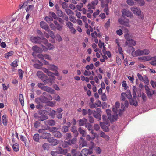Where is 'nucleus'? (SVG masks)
Segmentation results:
<instances>
[{
	"label": "nucleus",
	"instance_id": "nucleus-47",
	"mask_svg": "<svg viewBox=\"0 0 156 156\" xmlns=\"http://www.w3.org/2000/svg\"><path fill=\"white\" fill-rule=\"evenodd\" d=\"M44 20H45L48 23H51L53 20L52 17H45Z\"/></svg>",
	"mask_w": 156,
	"mask_h": 156
},
{
	"label": "nucleus",
	"instance_id": "nucleus-50",
	"mask_svg": "<svg viewBox=\"0 0 156 156\" xmlns=\"http://www.w3.org/2000/svg\"><path fill=\"white\" fill-rule=\"evenodd\" d=\"M59 143V141L54 139L51 143V144L52 146H55L57 145Z\"/></svg>",
	"mask_w": 156,
	"mask_h": 156
},
{
	"label": "nucleus",
	"instance_id": "nucleus-29",
	"mask_svg": "<svg viewBox=\"0 0 156 156\" xmlns=\"http://www.w3.org/2000/svg\"><path fill=\"white\" fill-rule=\"evenodd\" d=\"M32 50L36 53H39L42 52L41 49L37 46H35L33 47Z\"/></svg>",
	"mask_w": 156,
	"mask_h": 156
},
{
	"label": "nucleus",
	"instance_id": "nucleus-8",
	"mask_svg": "<svg viewBox=\"0 0 156 156\" xmlns=\"http://www.w3.org/2000/svg\"><path fill=\"white\" fill-rule=\"evenodd\" d=\"M66 26L69 29L71 32L73 34H75L76 30L73 27V25L72 23L70 22H66Z\"/></svg>",
	"mask_w": 156,
	"mask_h": 156
},
{
	"label": "nucleus",
	"instance_id": "nucleus-63",
	"mask_svg": "<svg viewBox=\"0 0 156 156\" xmlns=\"http://www.w3.org/2000/svg\"><path fill=\"white\" fill-rule=\"evenodd\" d=\"M14 54V52L12 51H11L9 52H7L6 53V55L5 56V57L6 58H8L9 56H11L12 55Z\"/></svg>",
	"mask_w": 156,
	"mask_h": 156
},
{
	"label": "nucleus",
	"instance_id": "nucleus-1",
	"mask_svg": "<svg viewBox=\"0 0 156 156\" xmlns=\"http://www.w3.org/2000/svg\"><path fill=\"white\" fill-rule=\"evenodd\" d=\"M45 111L44 110H38L37 113L34 114V117L39 121H44L48 119V117L44 115Z\"/></svg>",
	"mask_w": 156,
	"mask_h": 156
},
{
	"label": "nucleus",
	"instance_id": "nucleus-39",
	"mask_svg": "<svg viewBox=\"0 0 156 156\" xmlns=\"http://www.w3.org/2000/svg\"><path fill=\"white\" fill-rule=\"evenodd\" d=\"M65 12L67 14L70 16H72L73 15L74 13L69 9H66Z\"/></svg>",
	"mask_w": 156,
	"mask_h": 156
},
{
	"label": "nucleus",
	"instance_id": "nucleus-28",
	"mask_svg": "<svg viewBox=\"0 0 156 156\" xmlns=\"http://www.w3.org/2000/svg\"><path fill=\"white\" fill-rule=\"evenodd\" d=\"M54 23L55 25L56 28V30L61 31L62 30V29L63 27V26L62 25H61L60 24H58V23L57 21H54Z\"/></svg>",
	"mask_w": 156,
	"mask_h": 156
},
{
	"label": "nucleus",
	"instance_id": "nucleus-24",
	"mask_svg": "<svg viewBox=\"0 0 156 156\" xmlns=\"http://www.w3.org/2000/svg\"><path fill=\"white\" fill-rule=\"evenodd\" d=\"M76 139L74 138L72 140H69L68 141H66V143L69 145H72V144H75L76 142Z\"/></svg>",
	"mask_w": 156,
	"mask_h": 156
},
{
	"label": "nucleus",
	"instance_id": "nucleus-18",
	"mask_svg": "<svg viewBox=\"0 0 156 156\" xmlns=\"http://www.w3.org/2000/svg\"><path fill=\"white\" fill-rule=\"evenodd\" d=\"M41 38L39 37H31V41L32 42L37 43H40Z\"/></svg>",
	"mask_w": 156,
	"mask_h": 156
},
{
	"label": "nucleus",
	"instance_id": "nucleus-31",
	"mask_svg": "<svg viewBox=\"0 0 156 156\" xmlns=\"http://www.w3.org/2000/svg\"><path fill=\"white\" fill-rule=\"evenodd\" d=\"M71 131L74 133V135L75 136H77L78 135V131L77 130L76 128L74 126H72L71 129Z\"/></svg>",
	"mask_w": 156,
	"mask_h": 156
},
{
	"label": "nucleus",
	"instance_id": "nucleus-34",
	"mask_svg": "<svg viewBox=\"0 0 156 156\" xmlns=\"http://www.w3.org/2000/svg\"><path fill=\"white\" fill-rule=\"evenodd\" d=\"M53 134L54 136L56 137L61 138L62 137V134L61 133L58 131L54 132V133Z\"/></svg>",
	"mask_w": 156,
	"mask_h": 156
},
{
	"label": "nucleus",
	"instance_id": "nucleus-46",
	"mask_svg": "<svg viewBox=\"0 0 156 156\" xmlns=\"http://www.w3.org/2000/svg\"><path fill=\"white\" fill-rule=\"evenodd\" d=\"M129 20L128 19H126V20L124 21L123 25L126 26L130 27V25L129 23Z\"/></svg>",
	"mask_w": 156,
	"mask_h": 156
},
{
	"label": "nucleus",
	"instance_id": "nucleus-62",
	"mask_svg": "<svg viewBox=\"0 0 156 156\" xmlns=\"http://www.w3.org/2000/svg\"><path fill=\"white\" fill-rule=\"evenodd\" d=\"M94 128L95 130L98 131L100 129V127L98 124H95L94 126Z\"/></svg>",
	"mask_w": 156,
	"mask_h": 156
},
{
	"label": "nucleus",
	"instance_id": "nucleus-56",
	"mask_svg": "<svg viewBox=\"0 0 156 156\" xmlns=\"http://www.w3.org/2000/svg\"><path fill=\"white\" fill-rule=\"evenodd\" d=\"M68 130V127L66 126H63L62 128V130L63 132H66Z\"/></svg>",
	"mask_w": 156,
	"mask_h": 156
},
{
	"label": "nucleus",
	"instance_id": "nucleus-20",
	"mask_svg": "<svg viewBox=\"0 0 156 156\" xmlns=\"http://www.w3.org/2000/svg\"><path fill=\"white\" fill-rule=\"evenodd\" d=\"M58 154H65L67 153V150L66 149H62L60 147H59L58 149Z\"/></svg>",
	"mask_w": 156,
	"mask_h": 156
},
{
	"label": "nucleus",
	"instance_id": "nucleus-59",
	"mask_svg": "<svg viewBox=\"0 0 156 156\" xmlns=\"http://www.w3.org/2000/svg\"><path fill=\"white\" fill-rule=\"evenodd\" d=\"M17 62V60H15L11 64L12 66L14 67H17L18 66Z\"/></svg>",
	"mask_w": 156,
	"mask_h": 156
},
{
	"label": "nucleus",
	"instance_id": "nucleus-41",
	"mask_svg": "<svg viewBox=\"0 0 156 156\" xmlns=\"http://www.w3.org/2000/svg\"><path fill=\"white\" fill-rule=\"evenodd\" d=\"M78 131L81 134L82 136H86V131L82 129L81 127H79L78 129Z\"/></svg>",
	"mask_w": 156,
	"mask_h": 156
},
{
	"label": "nucleus",
	"instance_id": "nucleus-43",
	"mask_svg": "<svg viewBox=\"0 0 156 156\" xmlns=\"http://www.w3.org/2000/svg\"><path fill=\"white\" fill-rule=\"evenodd\" d=\"M33 140L35 141L38 142L39 140V135L38 134H35L33 136Z\"/></svg>",
	"mask_w": 156,
	"mask_h": 156
},
{
	"label": "nucleus",
	"instance_id": "nucleus-33",
	"mask_svg": "<svg viewBox=\"0 0 156 156\" xmlns=\"http://www.w3.org/2000/svg\"><path fill=\"white\" fill-rule=\"evenodd\" d=\"M19 100L22 106H23L24 104L23 95L22 94H20L19 95Z\"/></svg>",
	"mask_w": 156,
	"mask_h": 156
},
{
	"label": "nucleus",
	"instance_id": "nucleus-7",
	"mask_svg": "<svg viewBox=\"0 0 156 156\" xmlns=\"http://www.w3.org/2000/svg\"><path fill=\"white\" fill-rule=\"evenodd\" d=\"M44 99H47V98L45 96H41L40 97L35 98L34 101L37 104L41 103H46V101Z\"/></svg>",
	"mask_w": 156,
	"mask_h": 156
},
{
	"label": "nucleus",
	"instance_id": "nucleus-52",
	"mask_svg": "<svg viewBox=\"0 0 156 156\" xmlns=\"http://www.w3.org/2000/svg\"><path fill=\"white\" fill-rule=\"evenodd\" d=\"M37 104L35 106L36 108L40 110L43 108V105L41 103Z\"/></svg>",
	"mask_w": 156,
	"mask_h": 156
},
{
	"label": "nucleus",
	"instance_id": "nucleus-22",
	"mask_svg": "<svg viewBox=\"0 0 156 156\" xmlns=\"http://www.w3.org/2000/svg\"><path fill=\"white\" fill-rule=\"evenodd\" d=\"M2 123L4 126H6L8 122V116L6 115L5 114L2 117Z\"/></svg>",
	"mask_w": 156,
	"mask_h": 156
},
{
	"label": "nucleus",
	"instance_id": "nucleus-3",
	"mask_svg": "<svg viewBox=\"0 0 156 156\" xmlns=\"http://www.w3.org/2000/svg\"><path fill=\"white\" fill-rule=\"evenodd\" d=\"M131 10L135 15L140 16V18L142 19L144 18V15L143 13H141V10L137 7H131Z\"/></svg>",
	"mask_w": 156,
	"mask_h": 156
},
{
	"label": "nucleus",
	"instance_id": "nucleus-23",
	"mask_svg": "<svg viewBox=\"0 0 156 156\" xmlns=\"http://www.w3.org/2000/svg\"><path fill=\"white\" fill-rule=\"evenodd\" d=\"M43 62L44 65L48 66V68H57V67L56 66L52 64H49L48 62V61L44 60Z\"/></svg>",
	"mask_w": 156,
	"mask_h": 156
},
{
	"label": "nucleus",
	"instance_id": "nucleus-32",
	"mask_svg": "<svg viewBox=\"0 0 156 156\" xmlns=\"http://www.w3.org/2000/svg\"><path fill=\"white\" fill-rule=\"evenodd\" d=\"M100 135L101 137L105 138L107 140H109V136L106 135L105 133V132H104L103 131H101L100 133Z\"/></svg>",
	"mask_w": 156,
	"mask_h": 156
},
{
	"label": "nucleus",
	"instance_id": "nucleus-11",
	"mask_svg": "<svg viewBox=\"0 0 156 156\" xmlns=\"http://www.w3.org/2000/svg\"><path fill=\"white\" fill-rule=\"evenodd\" d=\"M41 80L44 82L46 83H51L52 80L50 78H49L45 75L44 74L40 78Z\"/></svg>",
	"mask_w": 156,
	"mask_h": 156
},
{
	"label": "nucleus",
	"instance_id": "nucleus-40",
	"mask_svg": "<svg viewBox=\"0 0 156 156\" xmlns=\"http://www.w3.org/2000/svg\"><path fill=\"white\" fill-rule=\"evenodd\" d=\"M56 13L59 17H64V13L61 10L59 9L57 10Z\"/></svg>",
	"mask_w": 156,
	"mask_h": 156
},
{
	"label": "nucleus",
	"instance_id": "nucleus-36",
	"mask_svg": "<svg viewBox=\"0 0 156 156\" xmlns=\"http://www.w3.org/2000/svg\"><path fill=\"white\" fill-rule=\"evenodd\" d=\"M38 64L35 63L34 65V67L35 68H40L43 64L40 61H38Z\"/></svg>",
	"mask_w": 156,
	"mask_h": 156
},
{
	"label": "nucleus",
	"instance_id": "nucleus-38",
	"mask_svg": "<svg viewBox=\"0 0 156 156\" xmlns=\"http://www.w3.org/2000/svg\"><path fill=\"white\" fill-rule=\"evenodd\" d=\"M51 134L49 133L45 132L42 135V137L43 139H48L51 136Z\"/></svg>",
	"mask_w": 156,
	"mask_h": 156
},
{
	"label": "nucleus",
	"instance_id": "nucleus-49",
	"mask_svg": "<svg viewBox=\"0 0 156 156\" xmlns=\"http://www.w3.org/2000/svg\"><path fill=\"white\" fill-rule=\"evenodd\" d=\"M34 5H29L27 6L26 9V12L27 13H29L30 10H32L34 7Z\"/></svg>",
	"mask_w": 156,
	"mask_h": 156
},
{
	"label": "nucleus",
	"instance_id": "nucleus-17",
	"mask_svg": "<svg viewBox=\"0 0 156 156\" xmlns=\"http://www.w3.org/2000/svg\"><path fill=\"white\" fill-rule=\"evenodd\" d=\"M79 126H83L84 125L85 126L87 123V120L85 118H83L82 119H80L78 120Z\"/></svg>",
	"mask_w": 156,
	"mask_h": 156
},
{
	"label": "nucleus",
	"instance_id": "nucleus-2",
	"mask_svg": "<svg viewBox=\"0 0 156 156\" xmlns=\"http://www.w3.org/2000/svg\"><path fill=\"white\" fill-rule=\"evenodd\" d=\"M138 59L144 61H148L151 60L152 61L150 62V63L153 66H156V56L151 57L150 56H144L139 57Z\"/></svg>",
	"mask_w": 156,
	"mask_h": 156
},
{
	"label": "nucleus",
	"instance_id": "nucleus-30",
	"mask_svg": "<svg viewBox=\"0 0 156 156\" xmlns=\"http://www.w3.org/2000/svg\"><path fill=\"white\" fill-rule=\"evenodd\" d=\"M101 5L102 7H105L104 10V12H105L107 15H108L109 13L108 7H106V6L105 5V4H104L102 0L101 2Z\"/></svg>",
	"mask_w": 156,
	"mask_h": 156
},
{
	"label": "nucleus",
	"instance_id": "nucleus-6",
	"mask_svg": "<svg viewBox=\"0 0 156 156\" xmlns=\"http://www.w3.org/2000/svg\"><path fill=\"white\" fill-rule=\"evenodd\" d=\"M122 15H125L129 17L132 18L133 17V15L131 11L127 9H123L122 11Z\"/></svg>",
	"mask_w": 156,
	"mask_h": 156
},
{
	"label": "nucleus",
	"instance_id": "nucleus-13",
	"mask_svg": "<svg viewBox=\"0 0 156 156\" xmlns=\"http://www.w3.org/2000/svg\"><path fill=\"white\" fill-rule=\"evenodd\" d=\"M42 90L44 91L49 92V93H50L51 94H55V91L48 86H44Z\"/></svg>",
	"mask_w": 156,
	"mask_h": 156
},
{
	"label": "nucleus",
	"instance_id": "nucleus-37",
	"mask_svg": "<svg viewBox=\"0 0 156 156\" xmlns=\"http://www.w3.org/2000/svg\"><path fill=\"white\" fill-rule=\"evenodd\" d=\"M80 153V151H77L76 149H73L71 150V154L73 156H76Z\"/></svg>",
	"mask_w": 156,
	"mask_h": 156
},
{
	"label": "nucleus",
	"instance_id": "nucleus-60",
	"mask_svg": "<svg viewBox=\"0 0 156 156\" xmlns=\"http://www.w3.org/2000/svg\"><path fill=\"white\" fill-rule=\"evenodd\" d=\"M124 37L125 39L129 41L131 39H130V35L128 33L125 34Z\"/></svg>",
	"mask_w": 156,
	"mask_h": 156
},
{
	"label": "nucleus",
	"instance_id": "nucleus-35",
	"mask_svg": "<svg viewBox=\"0 0 156 156\" xmlns=\"http://www.w3.org/2000/svg\"><path fill=\"white\" fill-rule=\"evenodd\" d=\"M125 108V106H124V105L123 103H122L121 105V108L119 109V116H121L122 115V111H124V109Z\"/></svg>",
	"mask_w": 156,
	"mask_h": 156
},
{
	"label": "nucleus",
	"instance_id": "nucleus-58",
	"mask_svg": "<svg viewBox=\"0 0 156 156\" xmlns=\"http://www.w3.org/2000/svg\"><path fill=\"white\" fill-rule=\"evenodd\" d=\"M106 112L107 113L108 119H111V111L109 109H107L106 110Z\"/></svg>",
	"mask_w": 156,
	"mask_h": 156
},
{
	"label": "nucleus",
	"instance_id": "nucleus-53",
	"mask_svg": "<svg viewBox=\"0 0 156 156\" xmlns=\"http://www.w3.org/2000/svg\"><path fill=\"white\" fill-rule=\"evenodd\" d=\"M110 25V19H109L108 21H107L105 23V28L108 29V28L109 27Z\"/></svg>",
	"mask_w": 156,
	"mask_h": 156
},
{
	"label": "nucleus",
	"instance_id": "nucleus-45",
	"mask_svg": "<svg viewBox=\"0 0 156 156\" xmlns=\"http://www.w3.org/2000/svg\"><path fill=\"white\" fill-rule=\"evenodd\" d=\"M127 96V95L126 93H122L121 94V99L122 101H125V99Z\"/></svg>",
	"mask_w": 156,
	"mask_h": 156
},
{
	"label": "nucleus",
	"instance_id": "nucleus-61",
	"mask_svg": "<svg viewBox=\"0 0 156 156\" xmlns=\"http://www.w3.org/2000/svg\"><path fill=\"white\" fill-rule=\"evenodd\" d=\"M129 43L130 45H133V46L136 44V42L133 40L130 39L129 41Z\"/></svg>",
	"mask_w": 156,
	"mask_h": 156
},
{
	"label": "nucleus",
	"instance_id": "nucleus-21",
	"mask_svg": "<svg viewBox=\"0 0 156 156\" xmlns=\"http://www.w3.org/2000/svg\"><path fill=\"white\" fill-rule=\"evenodd\" d=\"M93 115L94 117L96 118L99 121L101 119V116L98 112L94 111Z\"/></svg>",
	"mask_w": 156,
	"mask_h": 156
},
{
	"label": "nucleus",
	"instance_id": "nucleus-16",
	"mask_svg": "<svg viewBox=\"0 0 156 156\" xmlns=\"http://www.w3.org/2000/svg\"><path fill=\"white\" fill-rule=\"evenodd\" d=\"M40 25L41 27L42 28L44 29L47 31L49 30V27L48 24L46 23L43 22H40Z\"/></svg>",
	"mask_w": 156,
	"mask_h": 156
},
{
	"label": "nucleus",
	"instance_id": "nucleus-57",
	"mask_svg": "<svg viewBox=\"0 0 156 156\" xmlns=\"http://www.w3.org/2000/svg\"><path fill=\"white\" fill-rule=\"evenodd\" d=\"M142 80H143V82L146 83H148L149 81L148 79V78L146 76H144L142 78Z\"/></svg>",
	"mask_w": 156,
	"mask_h": 156
},
{
	"label": "nucleus",
	"instance_id": "nucleus-26",
	"mask_svg": "<svg viewBox=\"0 0 156 156\" xmlns=\"http://www.w3.org/2000/svg\"><path fill=\"white\" fill-rule=\"evenodd\" d=\"M12 149L15 152H18L19 150L20 146L18 144L15 143L12 145Z\"/></svg>",
	"mask_w": 156,
	"mask_h": 156
},
{
	"label": "nucleus",
	"instance_id": "nucleus-48",
	"mask_svg": "<svg viewBox=\"0 0 156 156\" xmlns=\"http://www.w3.org/2000/svg\"><path fill=\"white\" fill-rule=\"evenodd\" d=\"M56 104V102L54 101H49L47 105L48 106H51V107H53L54 106V105Z\"/></svg>",
	"mask_w": 156,
	"mask_h": 156
},
{
	"label": "nucleus",
	"instance_id": "nucleus-64",
	"mask_svg": "<svg viewBox=\"0 0 156 156\" xmlns=\"http://www.w3.org/2000/svg\"><path fill=\"white\" fill-rule=\"evenodd\" d=\"M44 74H43V73L41 71H38L37 73V75L39 78L41 77Z\"/></svg>",
	"mask_w": 156,
	"mask_h": 156
},
{
	"label": "nucleus",
	"instance_id": "nucleus-42",
	"mask_svg": "<svg viewBox=\"0 0 156 156\" xmlns=\"http://www.w3.org/2000/svg\"><path fill=\"white\" fill-rule=\"evenodd\" d=\"M130 104L131 105H133L136 106L138 105V103L136 100L135 99H132L130 102Z\"/></svg>",
	"mask_w": 156,
	"mask_h": 156
},
{
	"label": "nucleus",
	"instance_id": "nucleus-19",
	"mask_svg": "<svg viewBox=\"0 0 156 156\" xmlns=\"http://www.w3.org/2000/svg\"><path fill=\"white\" fill-rule=\"evenodd\" d=\"M120 104L119 102H116L115 103V106L112 108V111L114 112H119V109L120 108Z\"/></svg>",
	"mask_w": 156,
	"mask_h": 156
},
{
	"label": "nucleus",
	"instance_id": "nucleus-51",
	"mask_svg": "<svg viewBox=\"0 0 156 156\" xmlns=\"http://www.w3.org/2000/svg\"><path fill=\"white\" fill-rule=\"evenodd\" d=\"M87 69V70H85V72H84L83 74L84 75L88 76H89L91 74V72H90L89 69Z\"/></svg>",
	"mask_w": 156,
	"mask_h": 156
},
{
	"label": "nucleus",
	"instance_id": "nucleus-27",
	"mask_svg": "<svg viewBox=\"0 0 156 156\" xmlns=\"http://www.w3.org/2000/svg\"><path fill=\"white\" fill-rule=\"evenodd\" d=\"M46 125H49L50 126H54L55 124V121L53 120H50L46 121L44 122Z\"/></svg>",
	"mask_w": 156,
	"mask_h": 156
},
{
	"label": "nucleus",
	"instance_id": "nucleus-25",
	"mask_svg": "<svg viewBox=\"0 0 156 156\" xmlns=\"http://www.w3.org/2000/svg\"><path fill=\"white\" fill-rule=\"evenodd\" d=\"M115 112V114L112 116L111 115V119H109L111 122H112V121L113 122V121L116 120L118 119V113L119 114V112Z\"/></svg>",
	"mask_w": 156,
	"mask_h": 156
},
{
	"label": "nucleus",
	"instance_id": "nucleus-54",
	"mask_svg": "<svg viewBox=\"0 0 156 156\" xmlns=\"http://www.w3.org/2000/svg\"><path fill=\"white\" fill-rule=\"evenodd\" d=\"M39 121H36L34 123V127L35 128H37L40 126L41 123Z\"/></svg>",
	"mask_w": 156,
	"mask_h": 156
},
{
	"label": "nucleus",
	"instance_id": "nucleus-44",
	"mask_svg": "<svg viewBox=\"0 0 156 156\" xmlns=\"http://www.w3.org/2000/svg\"><path fill=\"white\" fill-rule=\"evenodd\" d=\"M85 126L87 128L89 131H90L92 129V125L89 123H87L85 125Z\"/></svg>",
	"mask_w": 156,
	"mask_h": 156
},
{
	"label": "nucleus",
	"instance_id": "nucleus-4",
	"mask_svg": "<svg viewBox=\"0 0 156 156\" xmlns=\"http://www.w3.org/2000/svg\"><path fill=\"white\" fill-rule=\"evenodd\" d=\"M150 52L149 50L145 49L143 50H137L135 52V54L136 56L145 55L148 54Z\"/></svg>",
	"mask_w": 156,
	"mask_h": 156
},
{
	"label": "nucleus",
	"instance_id": "nucleus-9",
	"mask_svg": "<svg viewBox=\"0 0 156 156\" xmlns=\"http://www.w3.org/2000/svg\"><path fill=\"white\" fill-rule=\"evenodd\" d=\"M43 41H41L42 42L44 43L47 46L48 49L49 50H53L54 48L53 45L51 44V43L48 42V41L44 38H43Z\"/></svg>",
	"mask_w": 156,
	"mask_h": 156
},
{
	"label": "nucleus",
	"instance_id": "nucleus-10",
	"mask_svg": "<svg viewBox=\"0 0 156 156\" xmlns=\"http://www.w3.org/2000/svg\"><path fill=\"white\" fill-rule=\"evenodd\" d=\"M98 2V0H94L90 4H88V8L89 9H94L95 7L97 5Z\"/></svg>",
	"mask_w": 156,
	"mask_h": 156
},
{
	"label": "nucleus",
	"instance_id": "nucleus-14",
	"mask_svg": "<svg viewBox=\"0 0 156 156\" xmlns=\"http://www.w3.org/2000/svg\"><path fill=\"white\" fill-rule=\"evenodd\" d=\"M91 152L87 149H83L82 150L79 156H87L88 154H90Z\"/></svg>",
	"mask_w": 156,
	"mask_h": 156
},
{
	"label": "nucleus",
	"instance_id": "nucleus-55",
	"mask_svg": "<svg viewBox=\"0 0 156 156\" xmlns=\"http://www.w3.org/2000/svg\"><path fill=\"white\" fill-rule=\"evenodd\" d=\"M18 72L20 75V77L22 79L23 78V75L24 73V72L21 69H19L18 70Z\"/></svg>",
	"mask_w": 156,
	"mask_h": 156
},
{
	"label": "nucleus",
	"instance_id": "nucleus-5",
	"mask_svg": "<svg viewBox=\"0 0 156 156\" xmlns=\"http://www.w3.org/2000/svg\"><path fill=\"white\" fill-rule=\"evenodd\" d=\"M43 69V71L44 72L47 73L48 75V76H51L52 77L54 76V75H56L57 76H59V73L57 70L54 71V72L53 73L49 71V69Z\"/></svg>",
	"mask_w": 156,
	"mask_h": 156
},
{
	"label": "nucleus",
	"instance_id": "nucleus-12",
	"mask_svg": "<svg viewBox=\"0 0 156 156\" xmlns=\"http://www.w3.org/2000/svg\"><path fill=\"white\" fill-rule=\"evenodd\" d=\"M145 88L147 96L148 97H151L154 94V91H152L147 85H145Z\"/></svg>",
	"mask_w": 156,
	"mask_h": 156
},
{
	"label": "nucleus",
	"instance_id": "nucleus-15",
	"mask_svg": "<svg viewBox=\"0 0 156 156\" xmlns=\"http://www.w3.org/2000/svg\"><path fill=\"white\" fill-rule=\"evenodd\" d=\"M80 147L82 148L87 145V142L84 140L82 137H81L80 140L79 141Z\"/></svg>",
	"mask_w": 156,
	"mask_h": 156
}]
</instances>
